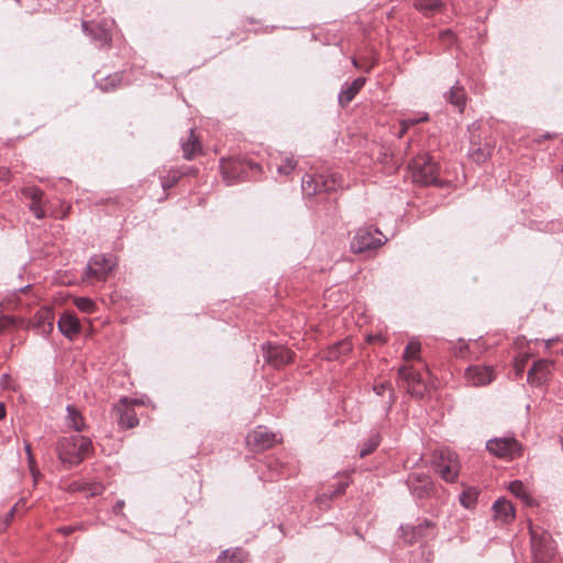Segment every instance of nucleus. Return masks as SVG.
<instances>
[{
  "label": "nucleus",
  "instance_id": "obj_1",
  "mask_svg": "<svg viewBox=\"0 0 563 563\" xmlns=\"http://www.w3.org/2000/svg\"><path fill=\"white\" fill-rule=\"evenodd\" d=\"M56 451L60 462L69 465H78L92 451V442L89 438L75 434L58 440Z\"/></svg>",
  "mask_w": 563,
  "mask_h": 563
},
{
  "label": "nucleus",
  "instance_id": "obj_2",
  "mask_svg": "<svg viewBox=\"0 0 563 563\" xmlns=\"http://www.w3.org/2000/svg\"><path fill=\"white\" fill-rule=\"evenodd\" d=\"M530 537H531V550L533 559L537 563L550 562L556 552V547L552 539V536L541 529L530 525Z\"/></svg>",
  "mask_w": 563,
  "mask_h": 563
},
{
  "label": "nucleus",
  "instance_id": "obj_3",
  "mask_svg": "<svg viewBox=\"0 0 563 563\" xmlns=\"http://www.w3.org/2000/svg\"><path fill=\"white\" fill-rule=\"evenodd\" d=\"M342 186V181L336 174L311 175L306 174L301 180L302 192L308 197H313L321 192L334 191Z\"/></svg>",
  "mask_w": 563,
  "mask_h": 563
},
{
  "label": "nucleus",
  "instance_id": "obj_4",
  "mask_svg": "<svg viewBox=\"0 0 563 563\" xmlns=\"http://www.w3.org/2000/svg\"><path fill=\"white\" fill-rule=\"evenodd\" d=\"M409 168L411 170L413 181L426 186L438 184V167L428 154H421L415 157L410 163Z\"/></svg>",
  "mask_w": 563,
  "mask_h": 563
},
{
  "label": "nucleus",
  "instance_id": "obj_5",
  "mask_svg": "<svg viewBox=\"0 0 563 563\" xmlns=\"http://www.w3.org/2000/svg\"><path fill=\"white\" fill-rule=\"evenodd\" d=\"M386 242V238L377 229L361 228L351 241V250L354 253L377 249Z\"/></svg>",
  "mask_w": 563,
  "mask_h": 563
},
{
  "label": "nucleus",
  "instance_id": "obj_6",
  "mask_svg": "<svg viewBox=\"0 0 563 563\" xmlns=\"http://www.w3.org/2000/svg\"><path fill=\"white\" fill-rule=\"evenodd\" d=\"M486 449L501 459H514L522 454V446L514 437L490 439L486 443Z\"/></svg>",
  "mask_w": 563,
  "mask_h": 563
},
{
  "label": "nucleus",
  "instance_id": "obj_7",
  "mask_svg": "<svg viewBox=\"0 0 563 563\" xmlns=\"http://www.w3.org/2000/svg\"><path fill=\"white\" fill-rule=\"evenodd\" d=\"M435 522L429 519L421 520L416 526L405 525L400 527L402 537L408 543L424 542L435 537Z\"/></svg>",
  "mask_w": 563,
  "mask_h": 563
},
{
  "label": "nucleus",
  "instance_id": "obj_8",
  "mask_svg": "<svg viewBox=\"0 0 563 563\" xmlns=\"http://www.w3.org/2000/svg\"><path fill=\"white\" fill-rule=\"evenodd\" d=\"M246 167L256 170H260L261 168L258 164L245 163L240 159L222 158L220 162L221 174L228 185H232L235 181L244 179Z\"/></svg>",
  "mask_w": 563,
  "mask_h": 563
},
{
  "label": "nucleus",
  "instance_id": "obj_9",
  "mask_svg": "<svg viewBox=\"0 0 563 563\" xmlns=\"http://www.w3.org/2000/svg\"><path fill=\"white\" fill-rule=\"evenodd\" d=\"M279 441L280 438L277 433H274L262 426L256 427L246 435L247 445L255 452L267 450Z\"/></svg>",
  "mask_w": 563,
  "mask_h": 563
},
{
  "label": "nucleus",
  "instance_id": "obj_10",
  "mask_svg": "<svg viewBox=\"0 0 563 563\" xmlns=\"http://www.w3.org/2000/svg\"><path fill=\"white\" fill-rule=\"evenodd\" d=\"M114 266L115 262L112 257L102 254L93 255L87 264L86 277L93 280H106Z\"/></svg>",
  "mask_w": 563,
  "mask_h": 563
},
{
  "label": "nucleus",
  "instance_id": "obj_11",
  "mask_svg": "<svg viewBox=\"0 0 563 563\" xmlns=\"http://www.w3.org/2000/svg\"><path fill=\"white\" fill-rule=\"evenodd\" d=\"M406 484L410 494L418 499L428 498L433 490V483L424 472H415L408 475Z\"/></svg>",
  "mask_w": 563,
  "mask_h": 563
},
{
  "label": "nucleus",
  "instance_id": "obj_12",
  "mask_svg": "<svg viewBox=\"0 0 563 563\" xmlns=\"http://www.w3.org/2000/svg\"><path fill=\"white\" fill-rule=\"evenodd\" d=\"M398 375L407 385V390L411 396L417 398L424 396L427 386L419 372H416L411 366H401L398 369Z\"/></svg>",
  "mask_w": 563,
  "mask_h": 563
},
{
  "label": "nucleus",
  "instance_id": "obj_13",
  "mask_svg": "<svg viewBox=\"0 0 563 563\" xmlns=\"http://www.w3.org/2000/svg\"><path fill=\"white\" fill-rule=\"evenodd\" d=\"M263 355L267 364L275 368L282 367L294 360V353L286 346L263 344Z\"/></svg>",
  "mask_w": 563,
  "mask_h": 563
},
{
  "label": "nucleus",
  "instance_id": "obj_14",
  "mask_svg": "<svg viewBox=\"0 0 563 563\" xmlns=\"http://www.w3.org/2000/svg\"><path fill=\"white\" fill-rule=\"evenodd\" d=\"M495 371L488 365H471L465 369L466 382L474 386L481 387L490 384L495 379Z\"/></svg>",
  "mask_w": 563,
  "mask_h": 563
},
{
  "label": "nucleus",
  "instance_id": "obj_15",
  "mask_svg": "<svg viewBox=\"0 0 563 563\" xmlns=\"http://www.w3.org/2000/svg\"><path fill=\"white\" fill-rule=\"evenodd\" d=\"M437 472L448 483H453L459 475V462L456 455L450 451L442 452L437 464Z\"/></svg>",
  "mask_w": 563,
  "mask_h": 563
},
{
  "label": "nucleus",
  "instance_id": "obj_16",
  "mask_svg": "<svg viewBox=\"0 0 563 563\" xmlns=\"http://www.w3.org/2000/svg\"><path fill=\"white\" fill-rule=\"evenodd\" d=\"M128 398L123 397L120 402L113 407L119 426L123 429H132L139 424V418L132 406L128 405Z\"/></svg>",
  "mask_w": 563,
  "mask_h": 563
},
{
  "label": "nucleus",
  "instance_id": "obj_17",
  "mask_svg": "<svg viewBox=\"0 0 563 563\" xmlns=\"http://www.w3.org/2000/svg\"><path fill=\"white\" fill-rule=\"evenodd\" d=\"M81 26L84 33L89 35L98 46L110 44L111 34L103 24L95 23L93 21H82Z\"/></svg>",
  "mask_w": 563,
  "mask_h": 563
},
{
  "label": "nucleus",
  "instance_id": "obj_18",
  "mask_svg": "<svg viewBox=\"0 0 563 563\" xmlns=\"http://www.w3.org/2000/svg\"><path fill=\"white\" fill-rule=\"evenodd\" d=\"M552 362L545 358L538 360L528 371V382L534 386L544 384L551 375Z\"/></svg>",
  "mask_w": 563,
  "mask_h": 563
},
{
  "label": "nucleus",
  "instance_id": "obj_19",
  "mask_svg": "<svg viewBox=\"0 0 563 563\" xmlns=\"http://www.w3.org/2000/svg\"><path fill=\"white\" fill-rule=\"evenodd\" d=\"M58 330L67 339H75L80 331L78 318L71 313H63L57 322Z\"/></svg>",
  "mask_w": 563,
  "mask_h": 563
},
{
  "label": "nucleus",
  "instance_id": "obj_20",
  "mask_svg": "<svg viewBox=\"0 0 563 563\" xmlns=\"http://www.w3.org/2000/svg\"><path fill=\"white\" fill-rule=\"evenodd\" d=\"M180 146L183 150V156L187 161L194 159L198 154L202 152V145L199 137L195 134V130L190 129L189 135L186 141L181 140Z\"/></svg>",
  "mask_w": 563,
  "mask_h": 563
},
{
  "label": "nucleus",
  "instance_id": "obj_21",
  "mask_svg": "<svg viewBox=\"0 0 563 563\" xmlns=\"http://www.w3.org/2000/svg\"><path fill=\"white\" fill-rule=\"evenodd\" d=\"M54 314L51 309H41L38 310L33 318V325L43 335H48L52 333L54 324Z\"/></svg>",
  "mask_w": 563,
  "mask_h": 563
},
{
  "label": "nucleus",
  "instance_id": "obj_22",
  "mask_svg": "<svg viewBox=\"0 0 563 563\" xmlns=\"http://www.w3.org/2000/svg\"><path fill=\"white\" fill-rule=\"evenodd\" d=\"M365 81L366 79L364 77H357L351 84L344 85L339 93L340 104L342 107L347 106L365 85Z\"/></svg>",
  "mask_w": 563,
  "mask_h": 563
},
{
  "label": "nucleus",
  "instance_id": "obj_23",
  "mask_svg": "<svg viewBox=\"0 0 563 563\" xmlns=\"http://www.w3.org/2000/svg\"><path fill=\"white\" fill-rule=\"evenodd\" d=\"M493 511L495 518L503 523H508L515 518V508L512 504L504 498H499L494 503Z\"/></svg>",
  "mask_w": 563,
  "mask_h": 563
},
{
  "label": "nucleus",
  "instance_id": "obj_24",
  "mask_svg": "<svg viewBox=\"0 0 563 563\" xmlns=\"http://www.w3.org/2000/svg\"><path fill=\"white\" fill-rule=\"evenodd\" d=\"M493 153V146L488 143H485L484 145H481V143H477L475 140H471V145L468 148V157L477 163H485Z\"/></svg>",
  "mask_w": 563,
  "mask_h": 563
},
{
  "label": "nucleus",
  "instance_id": "obj_25",
  "mask_svg": "<svg viewBox=\"0 0 563 563\" xmlns=\"http://www.w3.org/2000/svg\"><path fill=\"white\" fill-rule=\"evenodd\" d=\"M277 158H273L269 163V168L276 167V172L279 176L290 175L297 166V161L292 155L282 154L280 163L276 162Z\"/></svg>",
  "mask_w": 563,
  "mask_h": 563
},
{
  "label": "nucleus",
  "instance_id": "obj_26",
  "mask_svg": "<svg viewBox=\"0 0 563 563\" xmlns=\"http://www.w3.org/2000/svg\"><path fill=\"white\" fill-rule=\"evenodd\" d=\"M445 100L452 106L456 107L460 112L464 110L466 103V93L464 88L456 82L453 85L448 93L444 95Z\"/></svg>",
  "mask_w": 563,
  "mask_h": 563
},
{
  "label": "nucleus",
  "instance_id": "obj_27",
  "mask_svg": "<svg viewBox=\"0 0 563 563\" xmlns=\"http://www.w3.org/2000/svg\"><path fill=\"white\" fill-rule=\"evenodd\" d=\"M352 350V343L350 340L345 339L342 341H339L331 345L327 351V360L329 361H335L339 360L341 356L346 355Z\"/></svg>",
  "mask_w": 563,
  "mask_h": 563
},
{
  "label": "nucleus",
  "instance_id": "obj_28",
  "mask_svg": "<svg viewBox=\"0 0 563 563\" xmlns=\"http://www.w3.org/2000/svg\"><path fill=\"white\" fill-rule=\"evenodd\" d=\"M67 417L66 422L67 426L74 429L77 432L82 431L86 428L85 419L82 415L77 410L75 406L68 405L66 407Z\"/></svg>",
  "mask_w": 563,
  "mask_h": 563
},
{
  "label": "nucleus",
  "instance_id": "obj_29",
  "mask_svg": "<svg viewBox=\"0 0 563 563\" xmlns=\"http://www.w3.org/2000/svg\"><path fill=\"white\" fill-rule=\"evenodd\" d=\"M246 560V552L241 548L228 549L221 552L217 563H243Z\"/></svg>",
  "mask_w": 563,
  "mask_h": 563
},
{
  "label": "nucleus",
  "instance_id": "obj_30",
  "mask_svg": "<svg viewBox=\"0 0 563 563\" xmlns=\"http://www.w3.org/2000/svg\"><path fill=\"white\" fill-rule=\"evenodd\" d=\"M347 486V481H340L333 489H329L328 492L319 495L316 500L321 506L324 501L331 500L336 496L344 494Z\"/></svg>",
  "mask_w": 563,
  "mask_h": 563
},
{
  "label": "nucleus",
  "instance_id": "obj_31",
  "mask_svg": "<svg viewBox=\"0 0 563 563\" xmlns=\"http://www.w3.org/2000/svg\"><path fill=\"white\" fill-rule=\"evenodd\" d=\"M478 489L475 488V487H467L466 489H464L459 499H460V503L463 507H465L466 509H472L476 506L477 504V499H478Z\"/></svg>",
  "mask_w": 563,
  "mask_h": 563
},
{
  "label": "nucleus",
  "instance_id": "obj_32",
  "mask_svg": "<svg viewBox=\"0 0 563 563\" xmlns=\"http://www.w3.org/2000/svg\"><path fill=\"white\" fill-rule=\"evenodd\" d=\"M509 490L525 504L532 505V498L528 495L522 482L514 481L509 484Z\"/></svg>",
  "mask_w": 563,
  "mask_h": 563
},
{
  "label": "nucleus",
  "instance_id": "obj_33",
  "mask_svg": "<svg viewBox=\"0 0 563 563\" xmlns=\"http://www.w3.org/2000/svg\"><path fill=\"white\" fill-rule=\"evenodd\" d=\"M380 443V437L378 433H373L371 437L362 444L360 450V457H365L372 452L376 450V448Z\"/></svg>",
  "mask_w": 563,
  "mask_h": 563
},
{
  "label": "nucleus",
  "instance_id": "obj_34",
  "mask_svg": "<svg viewBox=\"0 0 563 563\" xmlns=\"http://www.w3.org/2000/svg\"><path fill=\"white\" fill-rule=\"evenodd\" d=\"M442 5V0H415V7L424 13L435 12L440 10Z\"/></svg>",
  "mask_w": 563,
  "mask_h": 563
},
{
  "label": "nucleus",
  "instance_id": "obj_35",
  "mask_svg": "<svg viewBox=\"0 0 563 563\" xmlns=\"http://www.w3.org/2000/svg\"><path fill=\"white\" fill-rule=\"evenodd\" d=\"M121 77L119 74L110 75L102 80H98L97 85L102 91H109L120 85Z\"/></svg>",
  "mask_w": 563,
  "mask_h": 563
},
{
  "label": "nucleus",
  "instance_id": "obj_36",
  "mask_svg": "<svg viewBox=\"0 0 563 563\" xmlns=\"http://www.w3.org/2000/svg\"><path fill=\"white\" fill-rule=\"evenodd\" d=\"M183 173L178 170H170L167 175L161 176V185L164 190H167L175 186L177 181L181 178Z\"/></svg>",
  "mask_w": 563,
  "mask_h": 563
},
{
  "label": "nucleus",
  "instance_id": "obj_37",
  "mask_svg": "<svg viewBox=\"0 0 563 563\" xmlns=\"http://www.w3.org/2000/svg\"><path fill=\"white\" fill-rule=\"evenodd\" d=\"M21 194L24 198L30 199L31 202L42 201V197L44 192L35 186L25 187L21 190Z\"/></svg>",
  "mask_w": 563,
  "mask_h": 563
},
{
  "label": "nucleus",
  "instance_id": "obj_38",
  "mask_svg": "<svg viewBox=\"0 0 563 563\" xmlns=\"http://www.w3.org/2000/svg\"><path fill=\"white\" fill-rule=\"evenodd\" d=\"M420 342L417 340H411L407 344L405 352H404V358L405 360H413L417 358L420 352Z\"/></svg>",
  "mask_w": 563,
  "mask_h": 563
},
{
  "label": "nucleus",
  "instance_id": "obj_39",
  "mask_svg": "<svg viewBox=\"0 0 563 563\" xmlns=\"http://www.w3.org/2000/svg\"><path fill=\"white\" fill-rule=\"evenodd\" d=\"M75 306L82 312L91 313L96 309V303L87 297H78L75 299Z\"/></svg>",
  "mask_w": 563,
  "mask_h": 563
},
{
  "label": "nucleus",
  "instance_id": "obj_40",
  "mask_svg": "<svg viewBox=\"0 0 563 563\" xmlns=\"http://www.w3.org/2000/svg\"><path fill=\"white\" fill-rule=\"evenodd\" d=\"M429 120L428 113L418 114L411 118L400 120V126H405V129H410L411 126L427 122Z\"/></svg>",
  "mask_w": 563,
  "mask_h": 563
},
{
  "label": "nucleus",
  "instance_id": "obj_41",
  "mask_svg": "<svg viewBox=\"0 0 563 563\" xmlns=\"http://www.w3.org/2000/svg\"><path fill=\"white\" fill-rule=\"evenodd\" d=\"M79 490L86 493L87 496H97L100 495L103 490V487L101 484L97 483H86L78 487Z\"/></svg>",
  "mask_w": 563,
  "mask_h": 563
},
{
  "label": "nucleus",
  "instance_id": "obj_42",
  "mask_svg": "<svg viewBox=\"0 0 563 563\" xmlns=\"http://www.w3.org/2000/svg\"><path fill=\"white\" fill-rule=\"evenodd\" d=\"M439 38L448 47L451 46L454 43V41H455V36H454L453 32L451 30H449V29L442 31L439 34Z\"/></svg>",
  "mask_w": 563,
  "mask_h": 563
},
{
  "label": "nucleus",
  "instance_id": "obj_43",
  "mask_svg": "<svg viewBox=\"0 0 563 563\" xmlns=\"http://www.w3.org/2000/svg\"><path fill=\"white\" fill-rule=\"evenodd\" d=\"M30 210L37 219L45 218L46 213L42 207V201H34L30 205Z\"/></svg>",
  "mask_w": 563,
  "mask_h": 563
},
{
  "label": "nucleus",
  "instance_id": "obj_44",
  "mask_svg": "<svg viewBox=\"0 0 563 563\" xmlns=\"http://www.w3.org/2000/svg\"><path fill=\"white\" fill-rule=\"evenodd\" d=\"M78 529L77 526H65V527H60L57 529V531L59 533H62L63 536H69L74 531H76Z\"/></svg>",
  "mask_w": 563,
  "mask_h": 563
},
{
  "label": "nucleus",
  "instance_id": "obj_45",
  "mask_svg": "<svg viewBox=\"0 0 563 563\" xmlns=\"http://www.w3.org/2000/svg\"><path fill=\"white\" fill-rule=\"evenodd\" d=\"M268 467H269L272 471H276V472H277L278 474H280V475L285 474V471H284L285 466H284L282 463L277 462V461L272 462V463L268 465Z\"/></svg>",
  "mask_w": 563,
  "mask_h": 563
},
{
  "label": "nucleus",
  "instance_id": "obj_46",
  "mask_svg": "<svg viewBox=\"0 0 563 563\" xmlns=\"http://www.w3.org/2000/svg\"><path fill=\"white\" fill-rule=\"evenodd\" d=\"M123 508H124V500H118L115 505L113 506V514L119 516L123 515Z\"/></svg>",
  "mask_w": 563,
  "mask_h": 563
},
{
  "label": "nucleus",
  "instance_id": "obj_47",
  "mask_svg": "<svg viewBox=\"0 0 563 563\" xmlns=\"http://www.w3.org/2000/svg\"><path fill=\"white\" fill-rule=\"evenodd\" d=\"M10 169L5 168V167H0V180L1 181H9L10 179Z\"/></svg>",
  "mask_w": 563,
  "mask_h": 563
},
{
  "label": "nucleus",
  "instance_id": "obj_48",
  "mask_svg": "<svg viewBox=\"0 0 563 563\" xmlns=\"http://www.w3.org/2000/svg\"><path fill=\"white\" fill-rule=\"evenodd\" d=\"M12 322L10 317H0V332Z\"/></svg>",
  "mask_w": 563,
  "mask_h": 563
},
{
  "label": "nucleus",
  "instance_id": "obj_49",
  "mask_svg": "<svg viewBox=\"0 0 563 563\" xmlns=\"http://www.w3.org/2000/svg\"><path fill=\"white\" fill-rule=\"evenodd\" d=\"M25 452L27 454L30 467L32 470L33 468V464H34V460H33V456H32V453H31V445L29 443H25Z\"/></svg>",
  "mask_w": 563,
  "mask_h": 563
},
{
  "label": "nucleus",
  "instance_id": "obj_50",
  "mask_svg": "<svg viewBox=\"0 0 563 563\" xmlns=\"http://www.w3.org/2000/svg\"><path fill=\"white\" fill-rule=\"evenodd\" d=\"M15 509H16V506H14V507H12V508L10 509V511H9V512L7 514V516H5V522H9L10 520H12V519H13L14 514H15Z\"/></svg>",
  "mask_w": 563,
  "mask_h": 563
},
{
  "label": "nucleus",
  "instance_id": "obj_51",
  "mask_svg": "<svg viewBox=\"0 0 563 563\" xmlns=\"http://www.w3.org/2000/svg\"><path fill=\"white\" fill-rule=\"evenodd\" d=\"M387 387L386 384H379L374 387L377 395H382L383 390Z\"/></svg>",
  "mask_w": 563,
  "mask_h": 563
},
{
  "label": "nucleus",
  "instance_id": "obj_52",
  "mask_svg": "<svg viewBox=\"0 0 563 563\" xmlns=\"http://www.w3.org/2000/svg\"><path fill=\"white\" fill-rule=\"evenodd\" d=\"M368 341L369 342H375V341H379V342H384V339L382 338V335H371L368 336Z\"/></svg>",
  "mask_w": 563,
  "mask_h": 563
},
{
  "label": "nucleus",
  "instance_id": "obj_53",
  "mask_svg": "<svg viewBox=\"0 0 563 563\" xmlns=\"http://www.w3.org/2000/svg\"><path fill=\"white\" fill-rule=\"evenodd\" d=\"M409 129H405V126H400V130L399 132L397 133V137L401 139L406 132L408 131Z\"/></svg>",
  "mask_w": 563,
  "mask_h": 563
},
{
  "label": "nucleus",
  "instance_id": "obj_54",
  "mask_svg": "<svg viewBox=\"0 0 563 563\" xmlns=\"http://www.w3.org/2000/svg\"><path fill=\"white\" fill-rule=\"evenodd\" d=\"M5 417V408L4 405L0 402V420Z\"/></svg>",
  "mask_w": 563,
  "mask_h": 563
},
{
  "label": "nucleus",
  "instance_id": "obj_55",
  "mask_svg": "<svg viewBox=\"0 0 563 563\" xmlns=\"http://www.w3.org/2000/svg\"><path fill=\"white\" fill-rule=\"evenodd\" d=\"M542 139H550L552 137V135L550 133H545L544 135L541 136Z\"/></svg>",
  "mask_w": 563,
  "mask_h": 563
}]
</instances>
